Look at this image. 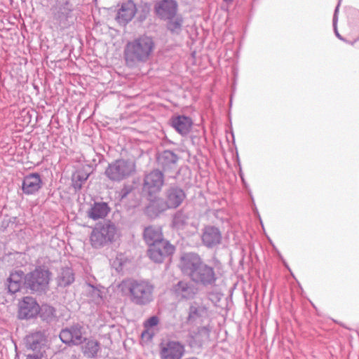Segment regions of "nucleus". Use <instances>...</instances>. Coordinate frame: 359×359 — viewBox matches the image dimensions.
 <instances>
[{
	"instance_id": "16",
	"label": "nucleus",
	"mask_w": 359,
	"mask_h": 359,
	"mask_svg": "<svg viewBox=\"0 0 359 359\" xmlns=\"http://www.w3.org/2000/svg\"><path fill=\"white\" fill-rule=\"evenodd\" d=\"M178 160V156L170 150L159 153L156 158L158 165L165 172L176 170Z\"/></svg>"
},
{
	"instance_id": "32",
	"label": "nucleus",
	"mask_w": 359,
	"mask_h": 359,
	"mask_svg": "<svg viewBox=\"0 0 359 359\" xmlns=\"http://www.w3.org/2000/svg\"><path fill=\"white\" fill-rule=\"evenodd\" d=\"M144 330L141 334V341L142 344H147L151 342L155 335L154 329L144 327Z\"/></svg>"
},
{
	"instance_id": "27",
	"label": "nucleus",
	"mask_w": 359,
	"mask_h": 359,
	"mask_svg": "<svg viewBox=\"0 0 359 359\" xmlns=\"http://www.w3.org/2000/svg\"><path fill=\"white\" fill-rule=\"evenodd\" d=\"M74 280V274L72 269L66 267L61 269L57 276V283L60 286L66 287Z\"/></svg>"
},
{
	"instance_id": "9",
	"label": "nucleus",
	"mask_w": 359,
	"mask_h": 359,
	"mask_svg": "<svg viewBox=\"0 0 359 359\" xmlns=\"http://www.w3.org/2000/svg\"><path fill=\"white\" fill-rule=\"evenodd\" d=\"M191 280L197 284L207 287L215 285L217 276L214 269L203 263L194 274L192 273Z\"/></svg>"
},
{
	"instance_id": "38",
	"label": "nucleus",
	"mask_w": 359,
	"mask_h": 359,
	"mask_svg": "<svg viewBox=\"0 0 359 359\" xmlns=\"http://www.w3.org/2000/svg\"><path fill=\"white\" fill-rule=\"evenodd\" d=\"M46 311H48V313H49L51 316H53V315L54 314V311H55L54 309H53V307H51V306H46Z\"/></svg>"
},
{
	"instance_id": "12",
	"label": "nucleus",
	"mask_w": 359,
	"mask_h": 359,
	"mask_svg": "<svg viewBox=\"0 0 359 359\" xmlns=\"http://www.w3.org/2000/svg\"><path fill=\"white\" fill-rule=\"evenodd\" d=\"M147 252L149 258L156 263L163 262L164 258L175 252V247L169 242H161L160 244L149 245Z\"/></svg>"
},
{
	"instance_id": "22",
	"label": "nucleus",
	"mask_w": 359,
	"mask_h": 359,
	"mask_svg": "<svg viewBox=\"0 0 359 359\" xmlns=\"http://www.w3.org/2000/svg\"><path fill=\"white\" fill-rule=\"evenodd\" d=\"M222 240V234L218 228L208 226L203 229L202 242L208 248H213L219 244Z\"/></svg>"
},
{
	"instance_id": "25",
	"label": "nucleus",
	"mask_w": 359,
	"mask_h": 359,
	"mask_svg": "<svg viewBox=\"0 0 359 359\" xmlns=\"http://www.w3.org/2000/svg\"><path fill=\"white\" fill-rule=\"evenodd\" d=\"M44 342V335L41 332H36L27 335L25 344L27 348L32 351L40 350Z\"/></svg>"
},
{
	"instance_id": "40",
	"label": "nucleus",
	"mask_w": 359,
	"mask_h": 359,
	"mask_svg": "<svg viewBox=\"0 0 359 359\" xmlns=\"http://www.w3.org/2000/svg\"><path fill=\"white\" fill-rule=\"evenodd\" d=\"M223 1H224L225 3H226L227 4H231V3L233 1V0H223Z\"/></svg>"
},
{
	"instance_id": "10",
	"label": "nucleus",
	"mask_w": 359,
	"mask_h": 359,
	"mask_svg": "<svg viewBox=\"0 0 359 359\" xmlns=\"http://www.w3.org/2000/svg\"><path fill=\"white\" fill-rule=\"evenodd\" d=\"M184 351V346L177 341H168L160 345L161 359H181Z\"/></svg>"
},
{
	"instance_id": "11",
	"label": "nucleus",
	"mask_w": 359,
	"mask_h": 359,
	"mask_svg": "<svg viewBox=\"0 0 359 359\" xmlns=\"http://www.w3.org/2000/svg\"><path fill=\"white\" fill-rule=\"evenodd\" d=\"M164 184V176L159 170H154L147 174L144 180V190L151 196L161 191Z\"/></svg>"
},
{
	"instance_id": "4",
	"label": "nucleus",
	"mask_w": 359,
	"mask_h": 359,
	"mask_svg": "<svg viewBox=\"0 0 359 359\" xmlns=\"http://www.w3.org/2000/svg\"><path fill=\"white\" fill-rule=\"evenodd\" d=\"M135 170V165L133 162L118 159L109 164L104 173L110 180L121 182L130 177Z\"/></svg>"
},
{
	"instance_id": "29",
	"label": "nucleus",
	"mask_w": 359,
	"mask_h": 359,
	"mask_svg": "<svg viewBox=\"0 0 359 359\" xmlns=\"http://www.w3.org/2000/svg\"><path fill=\"white\" fill-rule=\"evenodd\" d=\"M210 328L209 326H202L198 327L197 332L193 336L196 344L201 346L203 342L208 341L210 337Z\"/></svg>"
},
{
	"instance_id": "5",
	"label": "nucleus",
	"mask_w": 359,
	"mask_h": 359,
	"mask_svg": "<svg viewBox=\"0 0 359 359\" xmlns=\"http://www.w3.org/2000/svg\"><path fill=\"white\" fill-rule=\"evenodd\" d=\"M50 273L48 269L39 266L24 277L25 287L34 292H41L48 287Z\"/></svg>"
},
{
	"instance_id": "13",
	"label": "nucleus",
	"mask_w": 359,
	"mask_h": 359,
	"mask_svg": "<svg viewBox=\"0 0 359 359\" xmlns=\"http://www.w3.org/2000/svg\"><path fill=\"white\" fill-rule=\"evenodd\" d=\"M40 306L32 297H25L19 303L18 317L20 319H29L37 316Z\"/></svg>"
},
{
	"instance_id": "3",
	"label": "nucleus",
	"mask_w": 359,
	"mask_h": 359,
	"mask_svg": "<svg viewBox=\"0 0 359 359\" xmlns=\"http://www.w3.org/2000/svg\"><path fill=\"white\" fill-rule=\"evenodd\" d=\"M118 235L116 225L110 220L99 222L90 234V243L95 249H100L113 243Z\"/></svg>"
},
{
	"instance_id": "15",
	"label": "nucleus",
	"mask_w": 359,
	"mask_h": 359,
	"mask_svg": "<svg viewBox=\"0 0 359 359\" xmlns=\"http://www.w3.org/2000/svg\"><path fill=\"white\" fill-rule=\"evenodd\" d=\"M177 8L178 5L175 0H161L154 6L156 15L164 20L173 18L177 14Z\"/></svg>"
},
{
	"instance_id": "21",
	"label": "nucleus",
	"mask_w": 359,
	"mask_h": 359,
	"mask_svg": "<svg viewBox=\"0 0 359 359\" xmlns=\"http://www.w3.org/2000/svg\"><path fill=\"white\" fill-rule=\"evenodd\" d=\"M173 291L180 299H193L198 292L197 288L191 283L186 281H179L174 287Z\"/></svg>"
},
{
	"instance_id": "24",
	"label": "nucleus",
	"mask_w": 359,
	"mask_h": 359,
	"mask_svg": "<svg viewBox=\"0 0 359 359\" xmlns=\"http://www.w3.org/2000/svg\"><path fill=\"white\" fill-rule=\"evenodd\" d=\"M110 212V208L105 202H95L87 212L88 217L95 221L104 219Z\"/></svg>"
},
{
	"instance_id": "33",
	"label": "nucleus",
	"mask_w": 359,
	"mask_h": 359,
	"mask_svg": "<svg viewBox=\"0 0 359 359\" xmlns=\"http://www.w3.org/2000/svg\"><path fill=\"white\" fill-rule=\"evenodd\" d=\"M341 0L339 1V3L335 8L334 16H333V27H334V31L335 33L336 36L340 40L344 41V39L339 34L337 30V13L339 11V7L340 5Z\"/></svg>"
},
{
	"instance_id": "19",
	"label": "nucleus",
	"mask_w": 359,
	"mask_h": 359,
	"mask_svg": "<svg viewBox=\"0 0 359 359\" xmlns=\"http://www.w3.org/2000/svg\"><path fill=\"white\" fill-rule=\"evenodd\" d=\"M136 11V6L133 1L127 0L123 1L118 10L116 20L119 24L125 25L132 20Z\"/></svg>"
},
{
	"instance_id": "2",
	"label": "nucleus",
	"mask_w": 359,
	"mask_h": 359,
	"mask_svg": "<svg viewBox=\"0 0 359 359\" xmlns=\"http://www.w3.org/2000/svg\"><path fill=\"white\" fill-rule=\"evenodd\" d=\"M118 287L122 293H128L136 305L144 306L154 300V286L148 280L128 278L122 280Z\"/></svg>"
},
{
	"instance_id": "26",
	"label": "nucleus",
	"mask_w": 359,
	"mask_h": 359,
	"mask_svg": "<svg viewBox=\"0 0 359 359\" xmlns=\"http://www.w3.org/2000/svg\"><path fill=\"white\" fill-rule=\"evenodd\" d=\"M190 224L189 215L182 210L177 211L172 218V226L177 229H184Z\"/></svg>"
},
{
	"instance_id": "37",
	"label": "nucleus",
	"mask_w": 359,
	"mask_h": 359,
	"mask_svg": "<svg viewBox=\"0 0 359 359\" xmlns=\"http://www.w3.org/2000/svg\"><path fill=\"white\" fill-rule=\"evenodd\" d=\"M122 257H123L122 255H118L116 257V259L114 261L113 264L116 267V269L117 271L121 270L122 268V266L123 265V261Z\"/></svg>"
},
{
	"instance_id": "6",
	"label": "nucleus",
	"mask_w": 359,
	"mask_h": 359,
	"mask_svg": "<svg viewBox=\"0 0 359 359\" xmlns=\"http://www.w3.org/2000/svg\"><path fill=\"white\" fill-rule=\"evenodd\" d=\"M74 11L73 4L69 0H54L50 11L54 22L61 29L67 25L68 19Z\"/></svg>"
},
{
	"instance_id": "20",
	"label": "nucleus",
	"mask_w": 359,
	"mask_h": 359,
	"mask_svg": "<svg viewBox=\"0 0 359 359\" xmlns=\"http://www.w3.org/2000/svg\"><path fill=\"white\" fill-rule=\"evenodd\" d=\"M170 124L182 136H186L191 130L193 121L189 116L177 115L171 117Z\"/></svg>"
},
{
	"instance_id": "35",
	"label": "nucleus",
	"mask_w": 359,
	"mask_h": 359,
	"mask_svg": "<svg viewBox=\"0 0 359 359\" xmlns=\"http://www.w3.org/2000/svg\"><path fill=\"white\" fill-rule=\"evenodd\" d=\"M24 273L22 271H15L10 275L8 280L15 283H22Z\"/></svg>"
},
{
	"instance_id": "36",
	"label": "nucleus",
	"mask_w": 359,
	"mask_h": 359,
	"mask_svg": "<svg viewBox=\"0 0 359 359\" xmlns=\"http://www.w3.org/2000/svg\"><path fill=\"white\" fill-rule=\"evenodd\" d=\"M21 284L22 283L8 281V291L12 294H14V293L18 292L20 289Z\"/></svg>"
},
{
	"instance_id": "31",
	"label": "nucleus",
	"mask_w": 359,
	"mask_h": 359,
	"mask_svg": "<svg viewBox=\"0 0 359 359\" xmlns=\"http://www.w3.org/2000/svg\"><path fill=\"white\" fill-rule=\"evenodd\" d=\"M88 178V174L78 171L74 175L72 178L73 186L75 189L79 190L82 187V184L85 182Z\"/></svg>"
},
{
	"instance_id": "39",
	"label": "nucleus",
	"mask_w": 359,
	"mask_h": 359,
	"mask_svg": "<svg viewBox=\"0 0 359 359\" xmlns=\"http://www.w3.org/2000/svg\"><path fill=\"white\" fill-rule=\"evenodd\" d=\"M26 359H40V357L38 355L33 354V355H27Z\"/></svg>"
},
{
	"instance_id": "28",
	"label": "nucleus",
	"mask_w": 359,
	"mask_h": 359,
	"mask_svg": "<svg viewBox=\"0 0 359 359\" xmlns=\"http://www.w3.org/2000/svg\"><path fill=\"white\" fill-rule=\"evenodd\" d=\"M100 348V344L97 340L90 339L83 347V353L88 358H94L96 357Z\"/></svg>"
},
{
	"instance_id": "14",
	"label": "nucleus",
	"mask_w": 359,
	"mask_h": 359,
	"mask_svg": "<svg viewBox=\"0 0 359 359\" xmlns=\"http://www.w3.org/2000/svg\"><path fill=\"white\" fill-rule=\"evenodd\" d=\"M203 264V262L197 254L187 253L181 257L180 266L183 273L191 278L192 273L194 274Z\"/></svg>"
},
{
	"instance_id": "1",
	"label": "nucleus",
	"mask_w": 359,
	"mask_h": 359,
	"mask_svg": "<svg viewBox=\"0 0 359 359\" xmlns=\"http://www.w3.org/2000/svg\"><path fill=\"white\" fill-rule=\"evenodd\" d=\"M155 48L153 39L143 35L128 41L124 48V58L128 66L147 62Z\"/></svg>"
},
{
	"instance_id": "30",
	"label": "nucleus",
	"mask_w": 359,
	"mask_h": 359,
	"mask_svg": "<svg viewBox=\"0 0 359 359\" xmlns=\"http://www.w3.org/2000/svg\"><path fill=\"white\" fill-rule=\"evenodd\" d=\"M168 20L167 27L172 32H179L183 24V18L180 15L175 14V17Z\"/></svg>"
},
{
	"instance_id": "7",
	"label": "nucleus",
	"mask_w": 359,
	"mask_h": 359,
	"mask_svg": "<svg viewBox=\"0 0 359 359\" xmlns=\"http://www.w3.org/2000/svg\"><path fill=\"white\" fill-rule=\"evenodd\" d=\"M209 316V309L204 303L194 301L189 304L187 322L189 325L201 324Z\"/></svg>"
},
{
	"instance_id": "8",
	"label": "nucleus",
	"mask_w": 359,
	"mask_h": 359,
	"mask_svg": "<svg viewBox=\"0 0 359 359\" xmlns=\"http://www.w3.org/2000/svg\"><path fill=\"white\" fill-rule=\"evenodd\" d=\"M84 328L79 324H75L67 327L60 333L61 341L66 344L80 345L86 340Z\"/></svg>"
},
{
	"instance_id": "17",
	"label": "nucleus",
	"mask_w": 359,
	"mask_h": 359,
	"mask_svg": "<svg viewBox=\"0 0 359 359\" xmlns=\"http://www.w3.org/2000/svg\"><path fill=\"white\" fill-rule=\"evenodd\" d=\"M42 184L43 182L39 173H30L24 177L22 190L25 194L32 195L39 191Z\"/></svg>"
},
{
	"instance_id": "18",
	"label": "nucleus",
	"mask_w": 359,
	"mask_h": 359,
	"mask_svg": "<svg viewBox=\"0 0 359 359\" xmlns=\"http://www.w3.org/2000/svg\"><path fill=\"white\" fill-rule=\"evenodd\" d=\"M186 198L184 190L177 187H171L165 192V205L168 208H178Z\"/></svg>"
},
{
	"instance_id": "23",
	"label": "nucleus",
	"mask_w": 359,
	"mask_h": 359,
	"mask_svg": "<svg viewBox=\"0 0 359 359\" xmlns=\"http://www.w3.org/2000/svg\"><path fill=\"white\" fill-rule=\"evenodd\" d=\"M144 239L148 245H159L161 242H168L163 238L161 228L153 226L144 229Z\"/></svg>"
},
{
	"instance_id": "34",
	"label": "nucleus",
	"mask_w": 359,
	"mask_h": 359,
	"mask_svg": "<svg viewBox=\"0 0 359 359\" xmlns=\"http://www.w3.org/2000/svg\"><path fill=\"white\" fill-rule=\"evenodd\" d=\"M158 323L159 318L156 316H154L145 320L143 323V326L144 327L153 329V327L156 326Z\"/></svg>"
}]
</instances>
